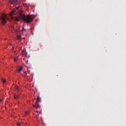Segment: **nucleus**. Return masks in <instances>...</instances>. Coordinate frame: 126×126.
I'll list each match as a JSON object with an SVG mask.
<instances>
[{
  "mask_svg": "<svg viewBox=\"0 0 126 126\" xmlns=\"http://www.w3.org/2000/svg\"><path fill=\"white\" fill-rule=\"evenodd\" d=\"M20 39H21V35H18L17 36V39L19 40V42H20Z\"/></svg>",
  "mask_w": 126,
  "mask_h": 126,
  "instance_id": "6",
  "label": "nucleus"
},
{
  "mask_svg": "<svg viewBox=\"0 0 126 126\" xmlns=\"http://www.w3.org/2000/svg\"><path fill=\"white\" fill-rule=\"evenodd\" d=\"M30 76H32V77H33V74L32 73V74H31Z\"/></svg>",
  "mask_w": 126,
  "mask_h": 126,
  "instance_id": "17",
  "label": "nucleus"
},
{
  "mask_svg": "<svg viewBox=\"0 0 126 126\" xmlns=\"http://www.w3.org/2000/svg\"><path fill=\"white\" fill-rule=\"evenodd\" d=\"M9 3L11 4H18V0H9Z\"/></svg>",
  "mask_w": 126,
  "mask_h": 126,
  "instance_id": "3",
  "label": "nucleus"
},
{
  "mask_svg": "<svg viewBox=\"0 0 126 126\" xmlns=\"http://www.w3.org/2000/svg\"><path fill=\"white\" fill-rule=\"evenodd\" d=\"M14 12H15V9H13L11 12L10 13V16H11L12 19H13L12 15L14 14Z\"/></svg>",
  "mask_w": 126,
  "mask_h": 126,
  "instance_id": "4",
  "label": "nucleus"
},
{
  "mask_svg": "<svg viewBox=\"0 0 126 126\" xmlns=\"http://www.w3.org/2000/svg\"><path fill=\"white\" fill-rule=\"evenodd\" d=\"M14 99H15L16 100H17V99H18V95H15L14 96Z\"/></svg>",
  "mask_w": 126,
  "mask_h": 126,
  "instance_id": "11",
  "label": "nucleus"
},
{
  "mask_svg": "<svg viewBox=\"0 0 126 126\" xmlns=\"http://www.w3.org/2000/svg\"><path fill=\"white\" fill-rule=\"evenodd\" d=\"M25 115H27V114H28V112H25Z\"/></svg>",
  "mask_w": 126,
  "mask_h": 126,
  "instance_id": "19",
  "label": "nucleus"
},
{
  "mask_svg": "<svg viewBox=\"0 0 126 126\" xmlns=\"http://www.w3.org/2000/svg\"><path fill=\"white\" fill-rule=\"evenodd\" d=\"M22 10L19 11L20 17H15L14 20L16 21H19L20 19H22L25 23H31L35 18L34 15H28L26 16L24 14L22 13Z\"/></svg>",
  "mask_w": 126,
  "mask_h": 126,
  "instance_id": "1",
  "label": "nucleus"
},
{
  "mask_svg": "<svg viewBox=\"0 0 126 126\" xmlns=\"http://www.w3.org/2000/svg\"><path fill=\"white\" fill-rule=\"evenodd\" d=\"M21 70H22V66H21L20 68H18V72H20V71H21Z\"/></svg>",
  "mask_w": 126,
  "mask_h": 126,
  "instance_id": "10",
  "label": "nucleus"
},
{
  "mask_svg": "<svg viewBox=\"0 0 126 126\" xmlns=\"http://www.w3.org/2000/svg\"><path fill=\"white\" fill-rule=\"evenodd\" d=\"M33 107H35L36 109L40 107V106L38 104V102H35V105H33Z\"/></svg>",
  "mask_w": 126,
  "mask_h": 126,
  "instance_id": "5",
  "label": "nucleus"
},
{
  "mask_svg": "<svg viewBox=\"0 0 126 126\" xmlns=\"http://www.w3.org/2000/svg\"><path fill=\"white\" fill-rule=\"evenodd\" d=\"M28 73L30 74V70H28Z\"/></svg>",
  "mask_w": 126,
  "mask_h": 126,
  "instance_id": "18",
  "label": "nucleus"
},
{
  "mask_svg": "<svg viewBox=\"0 0 126 126\" xmlns=\"http://www.w3.org/2000/svg\"><path fill=\"white\" fill-rule=\"evenodd\" d=\"M17 126H20V123H18Z\"/></svg>",
  "mask_w": 126,
  "mask_h": 126,
  "instance_id": "20",
  "label": "nucleus"
},
{
  "mask_svg": "<svg viewBox=\"0 0 126 126\" xmlns=\"http://www.w3.org/2000/svg\"><path fill=\"white\" fill-rule=\"evenodd\" d=\"M0 20L1 22V24L3 25H5V23H6V15L2 14L1 17H0Z\"/></svg>",
  "mask_w": 126,
  "mask_h": 126,
  "instance_id": "2",
  "label": "nucleus"
},
{
  "mask_svg": "<svg viewBox=\"0 0 126 126\" xmlns=\"http://www.w3.org/2000/svg\"><path fill=\"white\" fill-rule=\"evenodd\" d=\"M1 81H2V82H3V83H5L6 80H5V79L2 78L1 79Z\"/></svg>",
  "mask_w": 126,
  "mask_h": 126,
  "instance_id": "13",
  "label": "nucleus"
},
{
  "mask_svg": "<svg viewBox=\"0 0 126 126\" xmlns=\"http://www.w3.org/2000/svg\"><path fill=\"white\" fill-rule=\"evenodd\" d=\"M41 101V97H40L39 96H37V100H36V103H39Z\"/></svg>",
  "mask_w": 126,
  "mask_h": 126,
  "instance_id": "7",
  "label": "nucleus"
},
{
  "mask_svg": "<svg viewBox=\"0 0 126 126\" xmlns=\"http://www.w3.org/2000/svg\"><path fill=\"white\" fill-rule=\"evenodd\" d=\"M16 9H17V10H18V9H19V7H17Z\"/></svg>",
  "mask_w": 126,
  "mask_h": 126,
  "instance_id": "16",
  "label": "nucleus"
},
{
  "mask_svg": "<svg viewBox=\"0 0 126 126\" xmlns=\"http://www.w3.org/2000/svg\"><path fill=\"white\" fill-rule=\"evenodd\" d=\"M22 31H23V30H24L25 31H26V30H24V28L22 27Z\"/></svg>",
  "mask_w": 126,
  "mask_h": 126,
  "instance_id": "15",
  "label": "nucleus"
},
{
  "mask_svg": "<svg viewBox=\"0 0 126 126\" xmlns=\"http://www.w3.org/2000/svg\"><path fill=\"white\" fill-rule=\"evenodd\" d=\"M17 60H18V58L17 57V58H14V62H17Z\"/></svg>",
  "mask_w": 126,
  "mask_h": 126,
  "instance_id": "14",
  "label": "nucleus"
},
{
  "mask_svg": "<svg viewBox=\"0 0 126 126\" xmlns=\"http://www.w3.org/2000/svg\"><path fill=\"white\" fill-rule=\"evenodd\" d=\"M36 113L38 114V111H36Z\"/></svg>",
  "mask_w": 126,
  "mask_h": 126,
  "instance_id": "22",
  "label": "nucleus"
},
{
  "mask_svg": "<svg viewBox=\"0 0 126 126\" xmlns=\"http://www.w3.org/2000/svg\"><path fill=\"white\" fill-rule=\"evenodd\" d=\"M0 102H1V99H0Z\"/></svg>",
  "mask_w": 126,
  "mask_h": 126,
  "instance_id": "21",
  "label": "nucleus"
},
{
  "mask_svg": "<svg viewBox=\"0 0 126 126\" xmlns=\"http://www.w3.org/2000/svg\"><path fill=\"white\" fill-rule=\"evenodd\" d=\"M24 74L26 78H28V77H29V76L27 75V72L26 71L24 72Z\"/></svg>",
  "mask_w": 126,
  "mask_h": 126,
  "instance_id": "8",
  "label": "nucleus"
},
{
  "mask_svg": "<svg viewBox=\"0 0 126 126\" xmlns=\"http://www.w3.org/2000/svg\"><path fill=\"white\" fill-rule=\"evenodd\" d=\"M27 68H28V67H27Z\"/></svg>",
  "mask_w": 126,
  "mask_h": 126,
  "instance_id": "23",
  "label": "nucleus"
},
{
  "mask_svg": "<svg viewBox=\"0 0 126 126\" xmlns=\"http://www.w3.org/2000/svg\"><path fill=\"white\" fill-rule=\"evenodd\" d=\"M23 55H24V56H26L27 55V54L26 53V51H23Z\"/></svg>",
  "mask_w": 126,
  "mask_h": 126,
  "instance_id": "12",
  "label": "nucleus"
},
{
  "mask_svg": "<svg viewBox=\"0 0 126 126\" xmlns=\"http://www.w3.org/2000/svg\"><path fill=\"white\" fill-rule=\"evenodd\" d=\"M15 90L17 92L19 91V86H16L15 88Z\"/></svg>",
  "mask_w": 126,
  "mask_h": 126,
  "instance_id": "9",
  "label": "nucleus"
}]
</instances>
